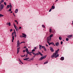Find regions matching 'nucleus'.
Wrapping results in <instances>:
<instances>
[{
  "instance_id": "obj_47",
  "label": "nucleus",
  "mask_w": 73,
  "mask_h": 73,
  "mask_svg": "<svg viewBox=\"0 0 73 73\" xmlns=\"http://www.w3.org/2000/svg\"><path fill=\"white\" fill-rule=\"evenodd\" d=\"M10 8H12V5H10Z\"/></svg>"
},
{
  "instance_id": "obj_28",
  "label": "nucleus",
  "mask_w": 73,
  "mask_h": 73,
  "mask_svg": "<svg viewBox=\"0 0 73 73\" xmlns=\"http://www.w3.org/2000/svg\"><path fill=\"white\" fill-rule=\"evenodd\" d=\"M26 36H27V35H25L24 36H23V37H24V38H26Z\"/></svg>"
},
{
  "instance_id": "obj_37",
  "label": "nucleus",
  "mask_w": 73,
  "mask_h": 73,
  "mask_svg": "<svg viewBox=\"0 0 73 73\" xmlns=\"http://www.w3.org/2000/svg\"><path fill=\"white\" fill-rule=\"evenodd\" d=\"M50 50H52V49H53V48H52V47H50Z\"/></svg>"
},
{
  "instance_id": "obj_54",
  "label": "nucleus",
  "mask_w": 73,
  "mask_h": 73,
  "mask_svg": "<svg viewBox=\"0 0 73 73\" xmlns=\"http://www.w3.org/2000/svg\"><path fill=\"white\" fill-rule=\"evenodd\" d=\"M14 35V32L12 33V35Z\"/></svg>"
},
{
  "instance_id": "obj_64",
  "label": "nucleus",
  "mask_w": 73,
  "mask_h": 73,
  "mask_svg": "<svg viewBox=\"0 0 73 73\" xmlns=\"http://www.w3.org/2000/svg\"><path fill=\"white\" fill-rule=\"evenodd\" d=\"M29 53H33V52H31Z\"/></svg>"
},
{
  "instance_id": "obj_35",
  "label": "nucleus",
  "mask_w": 73,
  "mask_h": 73,
  "mask_svg": "<svg viewBox=\"0 0 73 73\" xmlns=\"http://www.w3.org/2000/svg\"><path fill=\"white\" fill-rule=\"evenodd\" d=\"M4 4H5V5H7V3H6V2H4Z\"/></svg>"
},
{
  "instance_id": "obj_23",
  "label": "nucleus",
  "mask_w": 73,
  "mask_h": 73,
  "mask_svg": "<svg viewBox=\"0 0 73 73\" xmlns=\"http://www.w3.org/2000/svg\"><path fill=\"white\" fill-rule=\"evenodd\" d=\"M33 54H34V55L35 56H36V53H35L33 52Z\"/></svg>"
},
{
  "instance_id": "obj_31",
  "label": "nucleus",
  "mask_w": 73,
  "mask_h": 73,
  "mask_svg": "<svg viewBox=\"0 0 73 73\" xmlns=\"http://www.w3.org/2000/svg\"><path fill=\"white\" fill-rule=\"evenodd\" d=\"M66 40L67 41H69V39H68V38H66Z\"/></svg>"
},
{
  "instance_id": "obj_38",
  "label": "nucleus",
  "mask_w": 73,
  "mask_h": 73,
  "mask_svg": "<svg viewBox=\"0 0 73 73\" xmlns=\"http://www.w3.org/2000/svg\"><path fill=\"white\" fill-rule=\"evenodd\" d=\"M26 57H28V54H27L26 55Z\"/></svg>"
},
{
  "instance_id": "obj_59",
  "label": "nucleus",
  "mask_w": 73,
  "mask_h": 73,
  "mask_svg": "<svg viewBox=\"0 0 73 73\" xmlns=\"http://www.w3.org/2000/svg\"><path fill=\"white\" fill-rule=\"evenodd\" d=\"M14 33H15V35H16V32H14Z\"/></svg>"
},
{
  "instance_id": "obj_49",
  "label": "nucleus",
  "mask_w": 73,
  "mask_h": 73,
  "mask_svg": "<svg viewBox=\"0 0 73 73\" xmlns=\"http://www.w3.org/2000/svg\"><path fill=\"white\" fill-rule=\"evenodd\" d=\"M19 29H21V27H19Z\"/></svg>"
},
{
  "instance_id": "obj_9",
  "label": "nucleus",
  "mask_w": 73,
  "mask_h": 73,
  "mask_svg": "<svg viewBox=\"0 0 73 73\" xmlns=\"http://www.w3.org/2000/svg\"><path fill=\"white\" fill-rule=\"evenodd\" d=\"M59 50H60L58 49L57 50L55 51V52H56L55 53H56V54H58V51H59Z\"/></svg>"
},
{
  "instance_id": "obj_63",
  "label": "nucleus",
  "mask_w": 73,
  "mask_h": 73,
  "mask_svg": "<svg viewBox=\"0 0 73 73\" xmlns=\"http://www.w3.org/2000/svg\"><path fill=\"white\" fill-rule=\"evenodd\" d=\"M17 22V20H15V22Z\"/></svg>"
},
{
  "instance_id": "obj_44",
  "label": "nucleus",
  "mask_w": 73,
  "mask_h": 73,
  "mask_svg": "<svg viewBox=\"0 0 73 73\" xmlns=\"http://www.w3.org/2000/svg\"><path fill=\"white\" fill-rule=\"evenodd\" d=\"M2 9L1 8H0V11H1V10H2V9Z\"/></svg>"
},
{
  "instance_id": "obj_41",
  "label": "nucleus",
  "mask_w": 73,
  "mask_h": 73,
  "mask_svg": "<svg viewBox=\"0 0 73 73\" xmlns=\"http://www.w3.org/2000/svg\"><path fill=\"white\" fill-rule=\"evenodd\" d=\"M50 50L51 51V52H53L54 51L53 48L51 50Z\"/></svg>"
},
{
  "instance_id": "obj_48",
  "label": "nucleus",
  "mask_w": 73,
  "mask_h": 73,
  "mask_svg": "<svg viewBox=\"0 0 73 73\" xmlns=\"http://www.w3.org/2000/svg\"><path fill=\"white\" fill-rule=\"evenodd\" d=\"M7 7H8V8H9V5H7Z\"/></svg>"
},
{
  "instance_id": "obj_29",
  "label": "nucleus",
  "mask_w": 73,
  "mask_h": 73,
  "mask_svg": "<svg viewBox=\"0 0 73 73\" xmlns=\"http://www.w3.org/2000/svg\"><path fill=\"white\" fill-rule=\"evenodd\" d=\"M25 54L23 56V55H21V57H25Z\"/></svg>"
},
{
  "instance_id": "obj_33",
  "label": "nucleus",
  "mask_w": 73,
  "mask_h": 73,
  "mask_svg": "<svg viewBox=\"0 0 73 73\" xmlns=\"http://www.w3.org/2000/svg\"><path fill=\"white\" fill-rule=\"evenodd\" d=\"M32 52H35V50L34 49H33L32 50Z\"/></svg>"
},
{
  "instance_id": "obj_60",
  "label": "nucleus",
  "mask_w": 73,
  "mask_h": 73,
  "mask_svg": "<svg viewBox=\"0 0 73 73\" xmlns=\"http://www.w3.org/2000/svg\"><path fill=\"white\" fill-rule=\"evenodd\" d=\"M14 32H16V31H15V30L14 29Z\"/></svg>"
},
{
  "instance_id": "obj_39",
  "label": "nucleus",
  "mask_w": 73,
  "mask_h": 73,
  "mask_svg": "<svg viewBox=\"0 0 73 73\" xmlns=\"http://www.w3.org/2000/svg\"><path fill=\"white\" fill-rule=\"evenodd\" d=\"M52 9L51 8L49 11V12H51V11H52Z\"/></svg>"
},
{
  "instance_id": "obj_51",
  "label": "nucleus",
  "mask_w": 73,
  "mask_h": 73,
  "mask_svg": "<svg viewBox=\"0 0 73 73\" xmlns=\"http://www.w3.org/2000/svg\"><path fill=\"white\" fill-rule=\"evenodd\" d=\"M23 52H25V50H24L23 51Z\"/></svg>"
},
{
  "instance_id": "obj_13",
  "label": "nucleus",
  "mask_w": 73,
  "mask_h": 73,
  "mask_svg": "<svg viewBox=\"0 0 73 73\" xmlns=\"http://www.w3.org/2000/svg\"><path fill=\"white\" fill-rule=\"evenodd\" d=\"M20 42H19V40H18L17 42V46H19V45H20Z\"/></svg>"
},
{
  "instance_id": "obj_26",
  "label": "nucleus",
  "mask_w": 73,
  "mask_h": 73,
  "mask_svg": "<svg viewBox=\"0 0 73 73\" xmlns=\"http://www.w3.org/2000/svg\"><path fill=\"white\" fill-rule=\"evenodd\" d=\"M4 16L3 15H2V14H0V17H3Z\"/></svg>"
},
{
  "instance_id": "obj_12",
  "label": "nucleus",
  "mask_w": 73,
  "mask_h": 73,
  "mask_svg": "<svg viewBox=\"0 0 73 73\" xmlns=\"http://www.w3.org/2000/svg\"><path fill=\"white\" fill-rule=\"evenodd\" d=\"M59 42H56V43H55V45H56V46H58V45H59Z\"/></svg>"
},
{
  "instance_id": "obj_55",
  "label": "nucleus",
  "mask_w": 73,
  "mask_h": 73,
  "mask_svg": "<svg viewBox=\"0 0 73 73\" xmlns=\"http://www.w3.org/2000/svg\"><path fill=\"white\" fill-rule=\"evenodd\" d=\"M15 29L16 30V31H17V30H18V29H17V28H16V29Z\"/></svg>"
},
{
  "instance_id": "obj_58",
  "label": "nucleus",
  "mask_w": 73,
  "mask_h": 73,
  "mask_svg": "<svg viewBox=\"0 0 73 73\" xmlns=\"http://www.w3.org/2000/svg\"><path fill=\"white\" fill-rule=\"evenodd\" d=\"M15 37H16V34L15 35Z\"/></svg>"
},
{
  "instance_id": "obj_27",
  "label": "nucleus",
  "mask_w": 73,
  "mask_h": 73,
  "mask_svg": "<svg viewBox=\"0 0 73 73\" xmlns=\"http://www.w3.org/2000/svg\"><path fill=\"white\" fill-rule=\"evenodd\" d=\"M49 32L50 33H51V32H52V29H50Z\"/></svg>"
},
{
  "instance_id": "obj_40",
  "label": "nucleus",
  "mask_w": 73,
  "mask_h": 73,
  "mask_svg": "<svg viewBox=\"0 0 73 73\" xmlns=\"http://www.w3.org/2000/svg\"><path fill=\"white\" fill-rule=\"evenodd\" d=\"M63 43V42L62 41H61L60 42V43H61V44L62 45V43Z\"/></svg>"
},
{
  "instance_id": "obj_46",
  "label": "nucleus",
  "mask_w": 73,
  "mask_h": 73,
  "mask_svg": "<svg viewBox=\"0 0 73 73\" xmlns=\"http://www.w3.org/2000/svg\"><path fill=\"white\" fill-rule=\"evenodd\" d=\"M11 8H10V9H9V11H10V12H11Z\"/></svg>"
},
{
  "instance_id": "obj_61",
  "label": "nucleus",
  "mask_w": 73,
  "mask_h": 73,
  "mask_svg": "<svg viewBox=\"0 0 73 73\" xmlns=\"http://www.w3.org/2000/svg\"><path fill=\"white\" fill-rule=\"evenodd\" d=\"M58 0H56L55 2H57V1H58Z\"/></svg>"
},
{
  "instance_id": "obj_11",
  "label": "nucleus",
  "mask_w": 73,
  "mask_h": 73,
  "mask_svg": "<svg viewBox=\"0 0 73 73\" xmlns=\"http://www.w3.org/2000/svg\"><path fill=\"white\" fill-rule=\"evenodd\" d=\"M44 46H39V49H41L42 48H44Z\"/></svg>"
},
{
  "instance_id": "obj_3",
  "label": "nucleus",
  "mask_w": 73,
  "mask_h": 73,
  "mask_svg": "<svg viewBox=\"0 0 73 73\" xmlns=\"http://www.w3.org/2000/svg\"><path fill=\"white\" fill-rule=\"evenodd\" d=\"M51 39L52 38H50L49 36H48L47 38V43H48V42H50L51 41Z\"/></svg>"
},
{
  "instance_id": "obj_6",
  "label": "nucleus",
  "mask_w": 73,
  "mask_h": 73,
  "mask_svg": "<svg viewBox=\"0 0 73 73\" xmlns=\"http://www.w3.org/2000/svg\"><path fill=\"white\" fill-rule=\"evenodd\" d=\"M19 52H20V47L18 48H17V54H18L19 53Z\"/></svg>"
},
{
  "instance_id": "obj_4",
  "label": "nucleus",
  "mask_w": 73,
  "mask_h": 73,
  "mask_svg": "<svg viewBox=\"0 0 73 73\" xmlns=\"http://www.w3.org/2000/svg\"><path fill=\"white\" fill-rule=\"evenodd\" d=\"M4 7V5L3 4H1L0 5V8H1L2 9H3Z\"/></svg>"
},
{
  "instance_id": "obj_24",
  "label": "nucleus",
  "mask_w": 73,
  "mask_h": 73,
  "mask_svg": "<svg viewBox=\"0 0 73 73\" xmlns=\"http://www.w3.org/2000/svg\"><path fill=\"white\" fill-rule=\"evenodd\" d=\"M59 38L60 40H62V38L61 37V36L59 37Z\"/></svg>"
},
{
  "instance_id": "obj_21",
  "label": "nucleus",
  "mask_w": 73,
  "mask_h": 73,
  "mask_svg": "<svg viewBox=\"0 0 73 73\" xmlns=\"http://www.w3.org/2000/svg\"><path fill=\"white\" fill-rule=\"evenodd\" d=\"M53 34H51L50 35L49 37L50 38H51V37H53Z\"/></svg>"
},
{
  "instance_id": "obj_50",
  "label": "nucleus",
  "mask_w": 73,
  "mask_h": 73,
  "mask_svg": "<svg viewBox=\"0 0 73 73\" xmlns=\"http://www.w3.org/2000/svg\"><path fill=\"white\" fill-rule=\"evenodd\" d=\"M20 37H23V36L21 35L20 36Z\"/></svg>"
},
{
  "instance_id": "obj_53",
  "label": "nucleus",
  "mask_w": 73,
  "mask_h": 73,
  "mask_svg": "<svg viewBox=\"0 0 73 73\" xmlns=\"http://www.w3.org/2000/svg\"><path fill=\"white\" fill-rule=\"evenodd\" d=\"M13 16H14L15 17V14H14V13H13Z\"/></svg>"
},
{
  "instance_id": "obj_62",
  "label": "nucleus",
  "mask_w": 73,
  "mask_h": 73,
  "mask_svg": "<svg viewBox=\"0 0 73 73\" xmlns=\"http://www.w3.org/2000/svg\"><path fill=\"white\" fill-rule=\"evenodd\" d=\"M22 35H24H24H25L24 34V33H22Z\"/></svg>"
},
{
  "instance_id": "obj_14",
  "label": "nucleus",
  "mask_w": 73,
  "mask_h": 73,
  "mask_svg": "<svg viewBox=\"0 0 73 73\" xmlns=\"http://www.w3.org/2000/svg\"><path fill=\"white\" fill-rule=\"evenodd\" d=\"M18 11H19V10H18V9H17L15 10V13H17L18 12Z\"/></svg>"
},
{
  "instance_id": "obj_10",
  "label": "nucleus",
  "mask_w": 73,
  "mask_h": 73,
  "mask_svg": "<svg viewBox=\"0 0 73 73\" xmlns=\"http://www.w3.org/2000/svg\"><path fill=\"white\" fill-rule=\"evenodd\" d=\"M64 60V57H61L60 60H61V61H63Z\"/></svg>"
},
{
  "instance_id": "obj_8",
  "label": "nucleus",
  "mask_w": 73,
  "mask_h": 73,
  "mask_svg": "<svg viewBox=\"0 0 73 73\" xmlns=\"http://www.w3.org/2000/svg\"><path fill=\"white\" fill-rule=\"evenodd\" d=\"M38 52L40 56H43V55L42 54H41V52H40L38 51Z\"/></svg>"
},
{
  "instance_id": "obj_43",
  "label": "nucleus",
  "mask_w": 73,
  "mask_h": 73,
  "mask_svg": "<svg viewBox=\"0 0 73 73\" xmlns=\"http://www.w3.org/2000/svg\"><path fill=\"white\" fill-rule=\"evenodd\" d=\"M22 43H25V42H22L20 44H22Z\"/></svg>"
},
{
  "instance_id": "obj_25",
  "label": "nucleus",
  "mask_w": 73,
  "mask_h": 73,
  "mask_svg": "<svg viewBox=\"0 0 73 73\" xmlns=\"http://www.w3.org/2000/svg\"><path fill=\"white\" fill-rule=\"evenodd\" d=\"M28 54H29V55H30V56H32V54H31V53H30L29 52H28Z\"/></svg>"
},
{
  "instance_id": "obj_45",
  "label": "nucleus",
  "mask_w": 73,
  "mask_h": 73,
  "mask_svg": "<svg viewBox=\"0 0 73 73\" xmlns=\"http://www.w3.org/2000/svg\"><path fill=\"white\" fill-rule=\"evenodd\" d=\"M33 59H34L33 58H32L31 59H30V60H33Z\"/></svg>"
},
{
  "instance_id": "obj_57",
  "label": "nucleus",
  "mask_w": 73,
  "mask_h": 73,
  "mask_svg": "<svg viewBox=\"0 0 73 73\" xmlns=\"http://www.w3.org/2000/svg\"><path fill=\"white\" fill-rule=\"evenodd\" d=\"M12 42H13V40L12 39Z\"/></svg>"
},
{
  "instance_id": "obj_22",
  "label": "nucleus",
  "mask_w": 73,
  "mask_h": 73,
  "mask_svg": "<svg viewBox=\"0 0 73 73\" xmlns=\"http://www.w3.org/2000/svg\"><path fill=\"white\" fill-rule=\"evenodd\" d=\"M43 49H44V51H46V49L45 48V47L44 46L43 47Z\"/></svg>"
},
{
  "instance_id": "obj_16",
  "label": "nucleus",
  "mask_w": 73,
  "mask_h": 73,
  "mask_svg": "<svg viewBox=\"0 0 73 73\" xmlns=\"http://www.w3.org/2000/svg\"><path fill=\"white\" fill-rule=\"evenodd\" d=\"M7 25H9V26H11V23H6Z\"/></svg>"
},
{
  "instance_id": "obj_34",
  "label": "nucleus",
  "mask_w": 73,
  "mask_h": 73,
  "mask_svg": "<svg viewBox=\"0 0 73 73\" xmlns=\"http://www.w3.org/2000/svg\"><path fill=\"white\" fill-rule=\"evenodd\" d=\"M13 25L15 29H16V26H15V25L14 23H13Z\"/></svg>"
},
{
  "instance_id": "obj_19",
  "label": "nucleus",
  "mask_w": 73,
  "mask_h": 73,
  "mask_svg": "<svg viewBox=\"0 0 73 73\" xmlns=\"http://www.w3.org/2000/svg\"><path fill=\"white\" fill-rule=\"evenodd\" d=\"M54 8H55V7H54V6H52L51 9H54Z\"/></svg>"
},
{
  "instance_id": "obj_36",
  "label": "nucleus",
  "mask_w": 73,
  "mask_h": 73,
  "mask_svg": "<svg viewBox=\"0 0 73 73\" xmlns=\"http://www.w3.org/2000/svg\"><path fill=\"white\" fill-rule=\"evenodd\" d=\"M38 55H39V54H38V53H37L36 54V56H38Z\"/></svg>"
},
{
  "instance_id": "obj_42",
  "label": "nucleus",
  "mask_w": 73,
  "mask_h": 73,
  "mask_svg": "<svg viewBox=\"0 0 73 73\" xmlns=\"http://www.w3.org/2000/svg\"><path fill=\"white\" fill-rule=\"evenodd\" d=\"M12 31H13L12 29H11L10 30V32H12Z\"/></svg>"
},
{
  "instance_id": "obj_56",
  "label": "nucleus",
  "mask_w": 73,
  "mask_h": 73,
  "mask_svg": "<svg viewBox=\"0 0 73 73\" xmlns=\"http://www.w3.org/2000/svg\"><path fill=\"white\" fill-rule=\"evenodd\" d=\"M18 60L19 61H20L21 60H20V59L19 58L18 59Z\"/></svg>"
},
{
  "instance_id": "obj_15",
  "label": "nucleus",
  "mask_w": 73,
  "mask_h": 73,
  "mask_svg": "<svg viewBox=\"0 0 73 73\" xmlns=\"http://www.w3.org/2000/svg\"><path fill=\"white\" fill-rule=\"evenodd\" d=\"M25 59H24V60H28L29 58H26L25 57Z\"/></svg>"
},
{
  "instance_id": "obj_1",
  "label": "nucleus",
  "mask_w": 73,
  "mask_h": 73,
  "mask_svg": "<svg viewBox=\"0 0 73 73\" xmlns=\"http://www.w3.org/2000/svg\"><path fill=\"white\" fill-rule=\"evenodd\" d=\"M56 54V53H54L51 56V58H54L55 57V58H56V57H58L59 56V54Z\"/></svg>"
},
{
  "instance_id": "obj_20",
  "label": "nucleus",
  "mask_w": 73,
  "mask_h": 73,
  "mask_svg": "<svg viewBox=\"0 0 73 73\" xmlns=\"http://www.w3.org/2000/svg\"><path fill=\"white\" fill-rule=\"evenodd\" d=\"M48 61L47 60L46 61V62H45L44 63V64H48Z\"/></svg>"
},
{
  "instance_id": "obj_30",
  "label": "nucleus",
  "mask_w": 73,
  "mask_h": 73,
  "mask_svg": "<svg viewBox=\"0 0 73 73\" xmlns=\"http://www.w3.org/2000/svg\"><path fill=\"white\" fill-rule=\"evenodd\" d=\"M15 37V36H12V40H15V38H14V37Z\"/></svg>"
},
{
  "instance_id": "obj_32",
  "label": "nucleus",
  "mask_w": 73,
  "mask_h": 73,
  "mask_svg": "<svg viewBox=\"0 0 73 73\" xmlns=\"http://www.w3.org/2000/svg\"><path fill=\"white\" fill-rule=\"evenodd\" d=\"M42 27H43V28H44L45 27V26L44 25H42Z\"/></svg>"
},
{
  "instance_id": "obj_7",
  "label": "nucleus",
  "mask_w": 73,
  "mask_h": 73,
  "mask_svg": "<svg viewBox=\"0 0 73 73\" xmlns=\"http://www.w3.org/2000/svg\"><path fill=\"white\" fill-rule=\"evenodd\" d=\"M68 37L69 38H72L73 37V36H72V35H69L68 36Z\"/></svg>"
},
{
  "instance_id": "obj_18",
  "label": "nucleus",
  "mask_w": 73,
  "mask_h": 73,
  "mask_svg": "<svg viewBox=\"0 0 73 73\" xmlns=\"http://www.w3.org/2000/svg\"><path fill=\"white\" fill-rule=\"evenodd\" d=\"M4 0H1L0 1V3L1 4L2 3H3V2H4Z\"/></svg>"
},
{
  "instance_id": "obj_52",
  "label": "nucleus",
  "mask_w": 73,
  "mask_h": 73,
  "mask_svg": "<svg viewBox=\"0 0 73 73\" xmlns=\"http://www.w3.org/2000/svg\"><path fill=\"white\" fill-rule=\"evenodd\" d=\"M37 49V48L36 47H35L34 48V49Z\"/></svg>"
},
{
  "instance_id": "obj_17",
  "label": "nucleus",
  "mask_w": 73,
  "mask_h": 73,
  "mask_svg": "<svg viewBox=\"0 0 73 73\" xmlns=\"http://www.w3.org/2000/svg\"><path fill=\"white\" fill-rule=\"evenodd\" d=\"M26 51L27 52V53H29V51H28V48H27L26 49Z\"/></svg>"
},
{
  "instance_id": "obj_2",
  "label": "nucleus",
  "mask_w": 73,
  "mask_h": 73,
  "mask_svg": "<svg viewBox=\"0 0 73 73\" xmlns=\"http://www.w3.org/2000/svg\"><path fill=\"white\" fill-rule=\"evenodd\" d=\"M46 56L45 55L43 57H41L39 59H38L39 61H41V60H42L43 59H44L45 58H46Z\"/></svg>"
},
{
  "instance_id": "obj_5",
  "label": "nucleus",
  "mask_w": 73,
  "mask_h": 73,
  "mask_svg": "<svg viewBox=\"0 0 73 73\" xmlns=\"http://www.w3.org/2000/svg\"><path fill=\"white\" fill-rule=\"evenodd\" d=\"M48 44L49 45H50L51 44L52 45H53L54 46H55V44H54V43L53 42L50 43L49 42H48Z\"/></svg>"
}]
</instances>
